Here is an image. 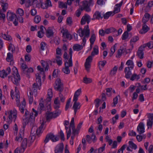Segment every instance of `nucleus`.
Wrapping results in <instances>:
<instances>
[{"label":"nucleus","instance_id":"nucleus-31","mask_svg":"<svg viewBox=\"0 0 153 153\" xmlns=\"http://www.w3.org/2000/svg\"><path fill=\"white\" fill-rule=\"evenodd\" d=\"M81 92V89H79L76 91L74 94L73 100H77L78 97L80 95Z\"/></svg>","mask_w":153,"mask_h":153},{"label":"nucleus","instance_id":"nucleus-37","mask_svg":"<svg viewBox=\"0 0 153 153\" xmlns=\"http://www.w3.org/2000/svg\"><path fill=\"white\" fill-rule=\"evenodd\" d=\"M93 17L96 18V19H99L100 18L102 19L103 17L101 16L100 12L98 11H96L93 15Z\"/></svg>","mask_w":153,"mask_h":153},{"label":"nucleus","instance_id":"nucleus-13","mask_svg":"<svg viewBox=\"0 0 153 153\" xmlns=\"http://www.w3.org/2000/svg\"><path fill=\"white\" fill-rule=\"evenodd\" d=\"M53 97V92L51 89H49L48 90V94L47 98L46 99L47 102H48V105L47 107L50 109L51 106L50 105L51 103L50 101L51 100V98Z\"/></svg>","mask_w":153,"mask_h":153},{"label":"nucleus","instance_id":"nucleus-20","mask_svg":"<svg viewBox=\"0 0 153 153\" xmlns=\"http://www.w3.org/2000/svg\"><path fill=\"white\" fill-rule=\"evenodd\" d=\"M7 0H0V2L2 7V10L4 12H5L8 7V4L7 2Z\"/></svg>","mask_w":153,"mask_h":153},{"label":"nucleus","instance_id":"nucleus-64","mask_svg":"<svg viewBox=\"0 0 153 153\" xmlns=\"http://www.w3.org/2000/svg\"><path fill=\"white\" fill-rule=\"evenodd\" d=\"M148 120H150L153 121V113H149L147 114Z\"/></svg>","mask_w":153,"mask_h":153},{"label":"nucleus","instance_id":"nucleus-47","mask_svg":"<svg viewBox=\"0 0 153 153\" xmlns=\"http://www.w3.org/2000/svg\"><path fill=\"white\" fill-rule=\"evenodd\" d=\"M128 33L127 31H125L123 34L122 36V39L123 40H125L128 37Z\"/></svg>","mask_w":153,"mask_h":153},{"label":"nucleus","instance_id":"nucleus-51","mask_svg":"<svg viewBox=\"0 0 153 153\" xmlns=\"http://www.w3.org/2000/svg\"><path fill=\"white\" fill-rule=\"evenodd\" d=\"M26 73H25L27 76H28V78H29V73H32L33 71V69L32 68H30L27 70H26Z\"/></svg>","mask_w":153,"mask_h":153},{"label":"nucleus","instance_id":"nucleus-10","mask_svg":"<svg viewBox=\"0 0 153 153\" xmlns=\"http://www.w3.org/2000/svg\"><path fill=\"white\" fill-rule=\"evenodd\" d=\"M73 51L72 49L71 48L69 49V54L70 56V57L69 59L68 60H65V66H67L69 67H72L73 65L72 61V56Z\"/></svg>","mask_w":153,"mask_h":153},{"label":"nucleus","instance_id":"nucleus-18","mask_svg":"<svg viewBox=\"0 0 153 153\" xmlns=\"http://www.w3.org/2000/svg\"><path fill=\"white\" fill-rule=\"evenodd\" d=\"M73 101L74 102V103L72 108L74 110V113L75 114L77 111V110L80 108L81 105H80V103L79 102H77V100H73Z\"/></svg>","mask_w":153,"mask_h":153},{"label":"nucleus","instance_id":"nucleus-52","mask_svg":"<svg viewBox=\"0 0 153 153\" xmlns=\"http://www.w3.org/2000/svg\"><path fill=\"white\" fill-rule=\"evenodd\" d=\"M117 69V67L116 66H114L113 69L111 70L110 74L112 75H114L116 73Z\"/></svg>","mask_w":153,"mask_h":153},{"label":"nucleus","instance_id":"nucleus-30","mask_svg":"<svg viewBox=\"0 0 153 153\" xmlns=\"http://www.w3.org/2000/svg\"><path fill=\"white\" fill-rule=\"evenodd\" d=\"M144 16L143 18L142 22L143 23L146 24L149 20L150 15L148 13H146Z\"/></svg>","mask_w":153,"mask_h":153},{"label":"nucleus","instance_id":"nucleus-3","mask_svg":"<svg viewBox=\"0 0 153 153\" xmlns=\"http://www.w3.org/2000/svg\"><path fill=\"white\" fill-rule=\"evenodd\" d=\"M77 32L79 33V36L80 37H82L84 35H85V36L83 37L82 41L83 46H85L86 41V38H88L90 34V30L89 29L88 25H87L85 26L83 29L82 28H80L78 30Z\"/></svg>","mask_w":153,"mask_h":153},{"label":"nucleus","instance_id":"nucleus-15","mask_svg":"<svg viewBox=\"0 0 153 153\" xmlns=\"http://www.w3.org/2000/svg\"><path fill=\"white\" fill-rule=\"evenodd\" d=\"M64 149V145L63 143L58 144L55 148V153H62Z\"/></svg>","mask_w":153,"mask_h":153},{"label":"nucleus","instance_id":"nucleus-23","mask_svg":"<svg viewBox=\"0 0 153 153\" xmlns=\"http://www.w3.org/2000/svg\"><path fill=\"white\" fill-rule=\"evenodd\" d=\"M144 49V48L141 46L138 50L137 54L140 59H142L143 58L144 53L143 51Z\"/></svg>","mask_w":153,"mask_h":153},{"label":"nucleus","instance_id":"nucleus-62","mask_svg":"<svg viewBox=\"0 0 153 153\" xmlns=\"http://www.w3.org/2000/svg\"><path fill=\"white\" fill-rule=\"evenodd\" d=\"M46 45V43L44 42H42L40 44V49L43 51L44 50Z\"/></svg>","mask_w":153,"mask_h":153},{"label":"nucleus","instance_id":"nucleus-21","mask_svg":"<svg viewBox=\"0 0 153 153\" xmlns=\"http://www.w3.org/2000/svg\"><path fill=\"white\" fill-rule=\"evenodd\" d=\"M53 62H56L58 66H60L62 64V58L60 56L56 55L55 59H54Z\"/></svg>","mask_w":153,"mask_h":153},{"label":"nucleus","instance_id":"nucleus-5","mask_svg":"<svg viewBox=\"0 0 153 153\" xmlns=\"http://www.w3.org/2000/svg\"><path fill=\"white\" fill-rule=\"evenodd\" d=\"M36 82L34 83L32 87V91L33 92H36L37 88L40 90V86L41 85V76L40 75H38L37 76V74H36Z\"/></svg>","mask_w":153,"mask_h":153},{"label":"nucleus","instance_id":"nucleus-43","mask_svg":"<svg viewBox=\"0 0 153 153\" xmlns=\"http://www.w3.org/2000/svg\"><path fill=\"white\" fill-rule=\"evenodd\" d=\"M69 67L67 65L62 68V71L65 73L66 74H69L70 73V70L69 68Z\"/></svg>","mask_w":153,"mask_h":153},{"label":"nucleus","instance_id":"nucleus-49","mask_svg":"<svg viewBox=\"0 0 153 153\" xmlns=\"http://www.w3.org/2000/svg\"><path fill=\"white\" fill-rule=\"evenodd\" d=\"M128 143L130 147L134 149H136L137 148V146L132 141H129Z\"/></svg>","mask_w":153,"mask_h":153},{"label":"nucleus","instance_id":"nucleus-55","mask_svg":"<svg viewBox=\"0 0 153 153\" xmlns=\"http://www.w3.org/2000/svg\"><path fill=\"white\" fill-rule=\"evenodd\" d=\"M8 50L9 51L11 50L12 53L14 52L15 50L14 46L11 43L8 46Z\"/></svg>","mask_w":153,"mask_h":153},{"label":"nucleus","instance_id":"nucleus-58","mask_svg":"<svg viewBox=\"0 0 153 153\" xmlns=\"http://www.w3.org/2000/svg\"><path fill=\"white\" fill-rule=\"evenodd\" d=\"M72 134L76 135V134H78L79 130H78L77 129H75V127H72Z\"/></svg>","mask_w":153,"mask_h":153},{"label":"nucleus","instance_id":"nucleus-46","mask_svg":"<svg viewBox=\"0 0 153 153\" xmlns=\"http://www.w3.org/2000/svg\"><path fill=\"white\" fill-rule=\"evenodd\" d=\"M59 7L60 8H67V5L66 4L62 2H59Z\"/></svg>","mask_w":153,"mask_h":153},{"label":"nucleus","instance_id":"nucleus-54","mask_svg":"<svg viewBox=\"0 0 153 153\" xmlns=\"http://www.w3.org/2000/svg\"><path fill=\"white\" fill-rule=\"evenodd\" d=\"M41 20V17L39 16H36L34 18V21L36 23H39Z\"/></svg>","mask_w":153,"mask_h":153},{"label":"nucleus","instance_id":"nucleus-14","mask_svg":"<svg viewBox=\"0 0 153 153\" xmlns=\"http://www.w3.org/2000/svg\"><path fill=\"white\" fill-rule=\"evenodd\" d=\"M91 19L90 16L87 14H85L82 18L81 21V24L84 25L87 22L88 24L91 21Z\"/></svg>","mask_w":153,"mask_h":153},{"label":"nucleus","instance_id":"nucleus-50","mask_svg":"<svg viewBox=\"0 0 153 153\" xmlns=\"http://www.w3.org/2000/svg\"><path fill=\"white\" fill-rule=\"evenodd\" d=\"M7 75V74L4 70L0 71V76L1 77L4 78V77L6 76Z\"/></svg>","mask_w":153,"mask_h":153},{"label":"nucleus","instance_id":"nucleus-48","mask_svg":"<svg viewBox=\"0 0 153 153\" xmlns=\"http://www.w3.org/2000/svg\"><path fill=\"white\" fill-rule=\"evenodd\" d=\"M118 97H120V95H119L117 96H116L115 98H114L113 102V103L114 104V105L112 106L115 107L116 106V105H117L118 103Z\"/></svg>","mask_w":153,"mask_h":153},{"label":"nucleus","instance_id":"nucleus-8","mask_svg":"<svg viewBox=\"0 0 153 153\" xmlns=\"http://www.w3.org/2000/svg\"><path fill=\"white\" fill-rule=\"evenodd\" d=\"M16 110H13V111H10L8 112L9 115L7 119V122L8 123H10L13 119H14L15 120L17 117L16 116Z\"/></svg>","mask_w":153,"mask_h":153},{"label":"nucleus","instance_id":"nucleus-38","mask_svg":"<svg viewBox=\"0 0 153 153\" xmlns=\"http://www.w3.org/2000/svg\"><path fill=\"white\" fill-rule=\"evenodd\" d=\"M13 59V56L9 52L7 53L6 60L7 62H11L12 61Z\"/></svg>","mask_w":153,"mask_h":153},{"label":"nucleus","instance_id":"nucleus-35","mask_svg":"<svg viewBox=\"0 0 153 153\" xmlns=\"http://www.w3.org/2000/svg\"><path fill=\"white\" fill-rule=\"evenodd\" d=\"M126 64L128 66V67H129L130 68H131V70H132L133 68L134 65V63L132 60H128L127 61Z\"/></svg>","mask_w":153,"mask_h":153},{"label":"nucleus","instance_id":"nucleus-2","mask_svg":"<svg viewBox=\"0 0 153 153\" xmlns=\"http://www.w3.org/2000/svg\"><path fill=\"white\" fill-rule=\"evenodd\" d=\"M32 127V129L31 130L30 136V139L31 140V141L33 142L35 139L36 135H39L40 133L42 132L43 129L44 124H42L38 128H36L35 131V128L36 127L34 126H31Z\"/></svg>","mask_w":153,"mask_h":153},{"label":"nucleus","instance_id":"nucleus-24","mask_svg":"<svg viewBox=\"0 0 153 153\" xmlns=\"http://www.w3.org/2000/svg\"><path fill=\"white\" fill-rule=\"evenodd\" d=\"M24 137V132L22 130L21 131L20 130L19 135L16 136L15 139V140L18 142H20L22 140Z\"/></svg>","mask_w":153,"mask_h":153},{"label":"nucleus","instance_id":"nucleus-60","mask_svg":"<svg viewBox=\"0 0 153 153\" xmlns=\"http://www.w3.org/2000/svg\"><path fill=\"white\" fill-rule=\"evenodd\" d=\"M21 68L22 70V71L24 73H26V70L27 68V66L25 64H22L21 65Z\"/></svg>","mask_w":153,"mask_h":153},{"label":"nucleus","instance_id":"nucleus-42","mask_svg":"<svg viewBox=\"0 0 153 153\" xmlns=\"http://www.w3.org/2000/svg\"><path fill=\"white\" fill-rule=\"evenodd\" d=\"M92 82V80L90 78H87L86 77H85L83 78V82L85 84H88L91 82Z\"/></svg>","mask_w":153,"mask_h":153},{"label":"nucleus","instance_id":"nucleus-56","mask_svg":"<svg viewBox=\"0 0 153 153\" xmlns=\"http://www.w3.org/2000/svg\"><path fill=\"white\" fill-rule=\"evenodd\" d=\"M60 102H64L65 100V97L61 93L59 94V98Z\"/></svg>","mask_w":153,"mask_h":153},{"label":"nucleus","instance_id":"nucleus-1","mask_svg":"<svg viewBox=\"0 0 153 153\" xmlns=\"http://www.w3.org/2000/svg\"><path fill=\"white\" fill-rule=\"evenodd\" d=\"M33 112L30 113L27 110H25V115L23 117V120L25 124H29L30 126H33L35 121V118L38 115V112L34 108L32 109Z\"/></svg>","mask_w":153,"mask_h":153},{"label":"nucleus","instance_id":"nucleus-41","mask_svg":"<svg viewBox=\"0 0 153 153\" xmlns=\"http://www.w3.org/2000/svg\"><path fill=\"white\" fill-rule=\"evenodd\" d=\"M95 35L94 33H93L91 35L90 39V43L91 44V45H93L94 42L95 40Z\"/></svg>","mask_w":153,"mask_h":153},{"label":"nucleus","instance_id":"nucleus-33","mask_svg":"<svg viewBox=\"0 0 153 153\" xmlns=\"http://www.w3.org/2000/svg\"><path fill=\"white\" fill-rule=\"evenodd\" d=\"M141 46L144 48L146 47H148L149 48L152 49L153 48V42L150 41L147 43L143 44Z\"/></svg>","mask_w":153,"mask_h":153},{"label":"nucleus","instance_id":"nucleus-53","mask_svg":"<svg viewBox=\"0 0 153 153\" xmlns=\"http://www.w3.org/2000/svg\"><path fill=\"white\" fill-rule=\"evenodd\" d=\"M38 109L40 111V113H41V111L45 110L44 107V105L42 103H39L38 107Z\"/></svg>","mask_w":153,"mask_h":153},{"label":"nucleus","instance_id":"nucleus-36","mask_svg":"<svg viewBox=\"0 0 153 153\" xmlns=\"http://www.w3.org/2000/svg\"><path fill=\"white\" fill-rule=\"evenodd\" d=\"M2 37L5 39L9 41H11L12 40V38L9 35H6L5 34H2Z\"/></svg>","mask_w":153,"mask_h":153},{"label":"nucleus","instance_id":"nucleus-25","mask_svg":"<svg viewBox=\"0 0 153 153\" xmlns=\"http://www.w3.org/2000/svg\"><path fill=\"white\" fill-rule=\"evenodd\" d=\"M99 53V48L97 45H95L93 48V51L91 53V55L94 56L98 54Z\"/></svg>","mask_w":153,"mask_h":153},{"label":"nucleus","instance_id":"nucleus-63","mask_svg":"<svg viewBox=\"0 0 153 153\" xmlns=\"http://www.w3.org/2000/svg\"><path fill=\"white\" fill-rule=\"evenodd\" d=\"M66 22L68 25H71L72 22V18L70 17H68L66 20Z\"/></svg>","mask_w":153,"mask_h":153},{"label":"nucleus","instance_id":"nucleus-6","mask_svg":"<svg viewBox=\"0 0 153 153\" xmlns=\"http://www.w3.org/2000/svg\"><path fill=\"white\" fill-rule=\"evenodd\" d=\"M6 17L8 20L13 21L14 20L13 23L15 26H17L18 25V18L13 13L8 11Z\"/></svg>","mask_w":153,"mask_h":153},{"label":"nucleus","instance_id":"nucleus-9","mask_svg":"<svg viewBox=\"0 0 153 153\" xmlns=\"http://www.w3.org/2000/svg\"><path fill=\"white\" fill-rule=\"evenodd\" d=\"M55 85L54 86V88L56 91L61 92L63 91L64 88L63 84L61 82L60 79H57L55 82Z\"/></svg>","mask_w":153,"mask_h":153},{"label":"nucleus","instance_id":"nucleus-12","mask_svg":"<svg viewBox=\"0 0 153 153\" xmlns=\"http://www.w3.org/2000/svg\"><path fill=\"white\" fill-rule=\"evenodd\" d=\"M93 56H90L88 57L86 60L85 65L86 70L88 72L89 71V69L90 68V63L92 62Z\"/></svg>","mask_w":153,"mask_h":153},{"label":"nucleus","instance_id":"nucleus-44","mask_svg":"<svg viewBox=\"0 0 153 153\" xmlns=\"http://www.w3.org/2000/svg\"><path fill=\"white\" fill-rule=\"evenodd\" d=\"M46 118L48 120L49 119L54 118V115L52 112L47 113L46 114Z\"/></svg>","mask_w":153,"mask_h":153},{"label":"nucleus","instance_id":"nucleus-26","mask_svg":"<svg viewBox=\"0 0 153 153\" xmlns=\"http://www.w3.org/2000/svg\"><path fill=\"white\" fill-rule=\"evenodd\" d=\"M26 103L25 99H23V100L22 102V105H19V110L22 113H24V108L25 107Z\"/></svg>","mask_w":153,"mask_h":153},{"label":"nucleus","instance_id":"nucleus-61","mask_svg":"<svg viewBox=\"0 0 153 153\" xmlns=\"http://www.w3.org/2000/svg\"><path fill=\"white\" fill-rule=\"evenodd\" d=\"M120 11V8L116 7L114 8V10L113 12L112 16L114 15L116 13H117Z\"/></svg>","mask_w":153,"mask_h":153},{"label":"nucleus","instance_id":"nucleus-4","mask_svg":"<svg viewBox=\"0 0 153 153\" xmlns=\"http://www.w3.org/2000/svg\"><path fill=\"white\" fill-rule=\"evenodd\" d=\"M13 76H8V78L10 79L14 84L18 86L19 85V82L20 79V76L18 73V70L16 68H13Z\"/></svg>","mask_w":153,"mask_h":153},{"label":"nucleus","instance_id":"nucleus-11","mask_svg":"<svg viewBox=\"0 0 153 153\" xmlns=\"http://www.w3.org/2000/svg\"><path fill=\"white\" fill-rule=\"evenodd\" d=\"M82 6L81 7V10H85L87 12H89L91 11V9L89 5L88 1L84 0L82 2Z\"/></svg>","mask_w":153,"mask_h":153},{"label":"nucleus","instance_id":"nucleus-7","mask_svg":"<svg viewBox=\"0 0 153 153\" xmlns=\"http://www.w3.org/2000/svg\"><path fill=\"white\" fill-rule=\"evenodd\" d=\"M51 140L53 142H55L59 140V137L57 136H55L52 133L47 134L44 140V143L46 144Z\"/></svg>","mask_w":153,"mask_h":153},{"label":"nucleus","instance_id":"nucleus-45","mask_svg":"<svg viewBox=\"0 0 153 153\" xmlns=\"http://www.w3.org/2000/svg\"><path fill=\"white\" fill-rule=\"evenodd\" d=\"M113 14V12H108L103 15L104 18V19H107L111 15L112 16Z\"/></svg>","mask_w":153,"mask_h":153},{"label":"nucleus","instance_id":"nucleus-17","mask_svg":"<svg viewBox=\"0 0 153 153\" xmlns=\"http://www.w3.org/2000/svg\"><path fill=\"white\" fill-rule=\"evenodd\" d=\"M144 126L143 123L140 122L137 128V131L140 134H141L145 132Z\"/></svg>","mask_w":153,"mask_h":153},{"label":"nucleus","instance_id":"nucleus-29","mask_svg":"<svg viewBox=\"0 0 153 153\" xmlns=\"http://www.w3.org/2000/svg\"><path fill=\"white\" fill-rule=\"evenodd\" d=\"M27 140L26 138H24L22 143L21 147L24 151L26 149L27 145Z\"/></svg>","mask_w":153,"mask_h":153},{"label":"nucleus","instance_id":"nucleus-40","mask_svg":"<svg viewBox=\"0 0 153 153\" xmlns=\"http://www.w3.org/2000/svg\"><path fill=\"white\" fill-rule=\"evenodd\" d=\"M62 111L60 109H57L53 112L54 118H55L58 116L61 113Z\"/></svg>","mask_w":153,"mask_h":153},{"label":"nucleus","instance_id":"nucleus-39","mask_svg":"<svg viewBox=\"0 0 153 153\" xmlns=\"http://www.w3.org/2000/svg\"><path fill=\"white\" fill-rule=\"evenodd\" d=\"M33 92L31 91L29 93L30 95H28L29 103L30 104H31L33 101Z\"/></svg>","mask_w":153,"mask_h":153},{"label":"nucleus","instance_id":"nucleus-22","mask_svg":"<svg viewBox=\"0 0 153 153\" xmlns=\"http://www.w3.org/2000/svg\"><path fill=\"white\" fill-rule=\"evenodd\" d=\"M131 69L129 67H126L124 70V72L125 74V77L126 79H129L132 73L131 71Z\"/></svg>","mask_w":153,"mask_h":153},{"label":"nucleus","instance_id":"nucleus-27","mask_svg":"<svg viewBox=\"0 0 153 153\" xmlns=\"http://www.w3.org/2000/svg\"><path fill=\"white\" fill-rule=\"evenodd\" d=\"M149 28L146 25V24L143 23L142 29L140 31V33L141 34H144L148 30Z\"/></svg>","mask_w":153,"mask_h":153},{"label":"nucleus","instance_id":"nucleus-28","mask_svg":"<svg viewBox=\"0 0 153 153\" xmlns=\"http://www.w3.org/2000/svg\"><path fill=\"white\" fill-rule=\"evenodd\" d=\"M46 36L48 38L53 36V33L52 29L50 27H49L46 30Z\"/></svg>","mask_w":153,"mask_h":153},{"label":"nucleus","instance_id":"nucleus-34","mask_svg":"<svg viewBox=\"0 0 153 153\" xmlns=\"http://www.w3.org/2000/svg\"><path fill=\"white\" fill-rule=\"evenodd\" d=\"M116 31V29L112 27H111L109 28L106 29H105V33L106 34H108L110 33L115 32Z\"/></svg>","mask_w":153,"mask_h":153},{"label":"nucleus","instance_id":"nucleus-19","mask_svg":"<svg viewBox=\"0 0 153 153\" xmlns=\"http://www.w3.org/2000/svg\"><path fill=\"white\" fill-rule=\"evenodd\" d=\"M40 4L42 8L44 9H47L48 7L52 6L51 2L50 0H46L45 3L40 2Z\"/></svg>","mask_w":153,"mask_h":153},{"label":"nucleus","instance_id":"nucleus-32","mask_svg":"<svg viewBox=\"0 0 153 153\" xmlns=\"http://www.w3.org/2000/svg\"><path fill=\"white\" fill-rule=\"evenodd\" d=\"M74 51H79L82 50L83 46L78 44H75L73 47Z\"/></svg>","mask_w":153,"mask_h":153},{"label":"nucleus","instance_id":"nucleus-16","mask_svg":"<svg viewBox=\"0 0 153 153\" xmlns=\"http://www.w3.org/2000/svg\"><path fill=\"white\" fill-rule=\"evenodd\" d=\"M61 33H62L63 36L65 37V38L71 40L72 37L71 35L69 33L68 30L66 29H64L63 28L61 31Z\"/></svg>","mask_w":153,"mask_h":153},{"label":"nucleus","instance_id":"nucleus-57","mask_svg":"<svg viewBox=\"0 0 153 153\" xmlns=\"http://www.w3.org/2000/svg\"><path fill=\"white\" fill-rule=\"evenodd\" d=\"M153 123V121L150 120H147V126L148 127V128H149L150 126V127L151 128Z\"/></svg>","mask_w":153,"mask_h":153},{"label":"nucleus","instance_id":"nucleus-59","mask_svg":"<svg viewBox=\"0 0 153 153\" xmlns=\"http://www.w3.org/2000/svg\"><path fill=\"white\" fill-rule=\"evenodd\" d=\"M139 37L137 36H135L133 37L130 40V42H135L139 40Z\"/></svg>","mask_w":153,"mask_h":153}]
</instances>
